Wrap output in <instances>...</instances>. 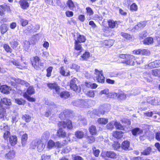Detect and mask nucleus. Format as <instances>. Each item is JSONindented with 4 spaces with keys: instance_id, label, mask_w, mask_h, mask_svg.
Listing matches in <instances>:
<instances>
[{
    "instance_id": "nucleus-1",
    "label": "nucleus",
    "mask_w": 160,
    "mask_h": 160,
    "mask_svg": "<svg viewBox=\"0 0 160 160\" xmlns=\"http://www.w3.org/2000/svg\"><path fill=\"white\" fill-rule=\"evenodd\" d=\"M58 125L59 128V130L57 132V135L59 137L63 138L66 136V134L62 129V128L71 129L72 128V125L71 121L68 120L66 122L61 121L58 123Z\"/></svg>"
},
{
    "instance_id": "nucleus-2",
    "label": "nucleus",
    "mask_w": 160,
    "mask_h": 160,
    "mask_svg": "<svg viewBox=\"0 0 160 160\" xmlns=\"http://www.w3.org/2000/svg\"><path fill=\"white\" fill-rule=\"evenodd\" d=\"M120 58L125 59L123 63L126 64L134 65L135 63V58L134 56L129 54H120L119 56Z\"/></svg>"
},
{
    "instance_id": "nucleus-3",
    "label": "nucleus",
    "mask_w": 160,
    "mask_h": 160,
    "mask_svg": "<svg viewBox=\"0 0 160 160\" xmlns=\"http://www.w3.org/2000/svg\"><path fill=\"white\" fill-rule=\"evenodd\" d=\"M78 79L76 78L72 79L70 81V86L71 88L77 92H80L81 90L80 87L78 85Z\"/></svg>"
},
{
    "instance_id": "nucleus-4",
    "label": "nucleus",
    "mask_w": 160,
    "mask_h": 160,
    "mask_svg": "<svg viewBox=\"0 0 160 160\" xmlns=\"http://www.w3.org/2000/svg\"><path fill=\"white\" fill-rule=\"evenodd\" d=\"M40 59L37 56L33 57L31 59V62L32 66L37 70L39 69L40 66H42L43 63L40 62Z\"/></svg>"
},
{
    "instance_id": "nucleus-5",
    "label": "nucleus",
    "mask_w": 160,
    "mask_h": 160,
    "mask_svg": "<svg viewBox=\"0 0 160 160\" xmlns=\"http://www.w3.org/2000/svg\"><path fill=\"white\" fill-rule=\"evenodd\" d=\"M1 130L4 133L3 137L5 140L8 139L10 136L9 129L8 126L5 123L2 124L0 126Z\"/></svg>"
},
{
    "instance_id": "nucleus-6",
    "label": "nucleus",
    "mask_w": 160,
    "mask_h": 160,
    "mask_svg": "<svg viewBox=\"0 0 160 160\" xmlns=\"http://www.w3.org/2000/svg\"><path fill=\"white\" fill-rule=\"evenodd\" d=\"M94 74L96 75V79L98 82L100 83L104 82L105 78L103 75L102 71H99L97 69H95Z\"/></svg>"
},
{
    "instance_id": "nucleus-7",
    "label": "nucleus",
    "mask_w": 160,
    "mask_h": 160,
    "mask_svg": "<svg viewBox=\"0 0 160 160\" xmlns=\"http://www.w3.org/2000/svg\"><path fill=\"white\" fill-rule=\"evenodd\" d=\"M47 85L49 88L55 90L56 92L58 94H59L60 92V89L59 87L58 86L57 83L56 82L48 83Z\"/></svg>"
},
{
    "instance_id": "nucleus-8",
    "label": "nucleus",
    "mask_w": 160,
    "mask_h": 160,
    "mask_svg": "<svg viewBox=\"0 0 160 160\" xmlns=\"http://www.w3.org/2000/svg\"><path fill=\"white\" fill-rule=\"evenodd\" d=\"M105 155L108 158L116 159L118 157V154L113 151H108L105 152Z\"/></svg>"
},
{
    "instance_id": "nucleus-9",
    "label": "nucleus",
    "mask_w": 160,
    "mask_h": 160,
    "mask_svg": "<svg viewBox=\"0 0 160 160\" xmlns=\"http://www.w3.org/2000/svg\"><path fill=\"white\" fill-rule=\"evenodd\" d=\"M76 36L77 38L75 39V42L81 43L84 42L86 40V38L83 35H80L79 33H77L76 34Z\"/></svg>"
},
{
    "instance_id": "nucleus-10",
    "label": "nucleus",
    "mask_w": 160,
    "mask_h": 160,
    "mask_svg": "<svg viewBox=\"0 0 160 160\" xmlns=\"http://www.w3.org/2000/svg\"><path fill=\"white\" fill-rule=\"evenodd\" d=\"M10 90V88L6 85H3L0 87V91L3 93L8 94Z\"/></svg>"
},
{
    "instance_id": "nucleus-11",
    "label": "nucleus",
    "mask_w": 160,
    "mask_h": 160,
    "mask_svg": "<svg viewBox=\"0 0 160 160\" xmlns=\"http://www.w3.org/2000/svg\"><path fill=\"white\" fill-rule=\"evenodd\" d=\"M150 72H147L143 73V78L144 79L148 82H152V79L151 77Z\"/></svg>"
},
{
    "instance_id": "nucleus-12",
    "label": "nucleus",
    "mask_w": 160,
    "mask_h": 160,
    "mask_svg": "<svg viewBox=\"0 0 160 160\" xmlns=\"http://www.w3.org/2000/svg\"><path fill=\"white\" fill-rule=\"evenodd\" d=\"M19 3L23 9H26L29 6V4L27 0H21Z\"/></svg>"
},
{
    "instance_id": "nucleus-13",
    "label": "nucleus",
    "mask_w": 160,
    "mask_h": 160,
    "mask_svg": "<svg viewBox=\"0 0 160 160\" xmlns=\"http://www.w3.org/2000/svg\"><path fill=\"white\" fill-rule=\"evenodd\" d=\"M14 81L16 83L18 84H21L25 86L26 87H28L29 85V83L26 81L21 80L19 78H15Z\"/></svg>"
},
{
    "instance_id": "nucleus-14",
    "label": "nucleus",
    "mask_w": 160,
    "mask_h": 160,
    "mask_svg": "<svg viewBox=\"0 0 160 160\" xmlns=\"http://www.w3.org/2000/svg\"><path fill=\"white\" fill-rule=\"evenodd\" d=\"M148 66L152 68L160 67V60H156L148 64Z\"/></svg>"
},
{
    "instance_id": "nucleus-15",
    "label": "nucleus",
    "mask_w": 160,
    "mask_h": 160,
    "mask_svg": "<svg viewBox=\"0 0 160 160\" xmlns=\"http://www.w3.org/2000/svg\"><path fill=\"white\" fill-rule=\"evenodd\" d=\"M142 130L139 128H135L132 130V134L134 136L140 134L142 133Z\"/></svg>"
},
{
    "instance_id": "nucleus-16",
    "label": "nucleus",
    "mask_w": 160,
    "mask_h": 160,
    "mask_svg": "<svg viewBox=\"0 0 160 160\" xmlns=\"http://www.w3.org/2000/svg\"><path fill=\"white\" fill-rule=\"evenodd\" d=\"M156 97H149L147 98V102L153 105H156Z\"/></svg>"
},
{
    "instance_id": "nucleus-17",
    "label": "nucleus",
    "mask_w": 160,
    "mask_h": 160,
    "mask_svg": "<svg viewBox=\"0 0 160 160\" xmlns=\"http://www.w3.org/2000/svg\"><path fill=\"white\" fill-rule=\"evenodd\" d=\"M113 136L117 138H120L122 137V132L119 131H116L113 133Z\"/></svg>"
},
{
    "instance_id": "nucleus-18",
    "label": "nucleus",
    "mask_w": 160,
    "mask_h": 160,
    "mask_svg": "<svg viewBox=\"0 0 160 160\" xmlns=\"http://www.w3.org/2000/svg\"><path fill=\"white\" fill-rule=\"evenodd\" d=\"M108 23L109 27L111 28H114L116 26H118L117 22L112 20H109L108 21Z\"/></svg>"
},
{
    "instance_id": "nucleus-19",
    "label": "nucleus",
    "mask_w": 160,
    "mask_h": 160,
    "mask_svg": "<svg viewBox=\"0 0 160 160\" xmlns=\"http://www.w3.org/2000/svg\"><path fill=\"white\" fill-rule=\"evenodd\" d=\"M59 72L63 76H68L70 74L69 71L66 72L65 69L63 67H61L60 68Z\"/></svg>"
},
{
    "instance_id": "nucleus-20",
    "label": "nucleus",
    "mask_w": 160,
    "mask_h": 160,
    "mask_svg": "<svg viewBox=\"0 0 160 160\" xmlns=\"http://www.w3.org/2000/svg\"><path fill=\"white\" fill-rule=\"evenodd\" d=\"M9 141L12 146L14 145L17 142V138L15 136H12L9 137Z\"/></svg>"
},
{
    "instance_id": "nucleus-21",
    "label": "nucleus",
    "mask_w": 160,
    "mask_h": 160,
    "mask_svg": "<svg viewBox=\"0 0 160 160\" xmlns=\"http://www.w3.org/2000/svg\"><path fill=\"white\" fill-rule=\"evenodd\" d=\"M153 38L149 37L146 38L143 41V43L147 45H150L153 43Z\"/></svg>"
},
{
    "instance_id": "nucleus-22",
    "label": "nucleus",
    "mask_w": 160,
    "mask_h": 160,
    "mask_svg": "<svg viewBox=\"0 0 160 160\" xmlns=\"http://www.w3.org/2000/svg\"><path fill=\"white\" fill-rule=\"evenodd\" d=\"M90 57V53L88 52H86L81 56V60H87Z\"/></svg>"
},
{
    "instance_id": "nucleus-23",
    "label": "nucleus",
    "mask_w": 160,
    "mask_h": 160,
    "mask_svg": "<svg viewBox=\"0 0 160 160\" xmlns=\"http://www.w3.org/2000/svg\"><path fill=\"white\" fill-rule=\"evenodd\" d=\"M15 152L13 151H10L8 153L5 154V157L9 159H12L15 157Z\"/></svg>"
},
{
    "instance_id": "nucleus-24",
    "label": "nucleus",
    "mask_w": 160,
    "mask_h": 160,
    "mask_svg": "<svg viewBox=\"0 0 160 160\" xmlns=\"http://www.w3.org/2000/svg\"><path fill=\"white\" fill-rule=\"evenodd\" d=\"M6 115L5 109L2 107V102H0V117L1 118Z\"/></svg>"
},
{
    "instance_id": "nucleus-25",
    "label": "nucleus",
    "mask_w": 160,
    "mask_h": 160,
    "mask_svg": "<svg viewBox=\"0 0 160 160\" xmlns=\"http://www.w3.org/2000/svg\"><path fill=\"white\" fill-rule=\"evenodd\" d=\"M59 94H60V97L64 99L67 98L70 96L69 92L66 91H63L61 93L60 92Z\"/></svg>"
},
{
    "instance_id": "nucleus-26",
    "label": "nucleus",
    "mask_w": 160,
    "mask_h": 160,
    "mask_svg": "<svg viewBox=\"0 0 160 160\" xmlns=\"http://www.w3.org/2000/svg\"><path fill=\"white\" fill-rule=\"evenodd\" d=\"M75 49L77 51H79L81 52L82 50L83 49L80 43L75 42Z\"/></svg>"
},
{
    "instance_id": "nucleus-27",
    "label": "nucleus",
    "mask_w": 160,
    "mask_h": 160,
    "mask_svg": "<svg viewBox=\"0 0 160 160\" xmlns=\"http://www.w3.org/2000/svg\"><path fill=\"white\" fill-rule=\"evenodd\" d=\"M45 146V144L44 143L40 141L37 147L38 151L40 152L42 151L44 149Z\"/></svg>"
},
{
    "instance_id": "nucleus-28",
    "label": "nucleus",
    "mask_w": 160,
    "mask_h": 160,
    "mask_svg": "<svg viewBox=\"0 0 160 160\" xmlns=\"http://www.w3.org/2000/svg\"><path fill=\"white\" fill-rule=\"evenodd\" d=\"M130 146V142L128 141H125L122 143V148L124 150H127Z\"/></svg>"
},
{
    "instance_id": "nucleus-29",
    "label": "nucleus",
    "mask_w": 160,
    "mask_h": 160,
    "mask_svg": "<svg viewBox=\"0 0 160 160\" xmlns=\"http://www.w3.org/2000/svg\"><path fill=\"white\" fill-rule=\"evenodd\" d=\"M146 22L145 21L141 22L135 26V28L136 29H138L139 28H143L146 26Z\"/></svg>"
},
{
    "instance_id": "nucleus-30",
    "label": "nucleus",
    "mask_w": 160,
    "mask_h": 160,
    "mask_svg": "<svg viewBox=\"0 0 160 160\" xmlns=\"http://www.w3.org/2000/svg\"><path fill=\"white\" fill-rule=\"evenodd\" d=\"M35 92V90L32 86H30L27 89V92L25 93H27L28 95L33 94Z\"/></svg>"
},
{
    "instance_id": "nucleus-31",
    "label": "nucleus",
    "mask_w": 160,
    "mask_h": 160,
    "mask_svg": "<svg viewBox=\"0 0 160 160\" xmlns=\"http://www.w3.org/2000/svg\"><path fill=\"white\" fill-rule=\"evenodd\" d=\"M9 63L10 64H12L13 65L16 66L18 68L21 69L22 68V66L17 61L15 60H12L10 61H9Z\"/></svg>"
},
{
    "instance_id": "nucleus-32",
    "label": "nucleus",
    "mask_w": 160,
    "mask_h": 160,
    "mask_svg": "<svg viewBox=\"0 0 160 160\" xmlns=\"http://www.w3.org/2000/svg\"><path fill=\"white\" fill-rule=\"evenodd\" d=\"M58 106L55 104H54L53 105H52L49 108H48V109H49L52 113H55L57 112L58 111Z\"/></svg>"
},
{
    "instance_id": "nucleus-33",
    "label": "nucleus",
    "mask_w": 160,
    "mask_h": 160,
    "mask_svg": "<svg viewBox=\"0 0 160 160\" xmlns=\"http://www.w3.org/2000/svg\"><path fill=\"white\" fill-rule=\"evenodd\" d=\"M28 138V135L26 133L22 135L21 138V142L23 145H24L26 143Z\"/></svg>"
},
{
    "instance_id": "nucleus-34",
    "label": "nucleus",
    "mask_w": 160,
    "mask_h": 160,
    "mask_svg": "<svg viewBox=\"0 0 160 160\" xmlns=\"http://www.w3.org/2000/svg\"><path fill=\"white\" fill-rule=\"evenodd\" d=\"M108 121V119L105 118H99L98 120V123L102 124H107Z\"/></svg>"
},
{
    "instance_id": "nucleus-35",
    "label": "nucleus",
    "mask_w": 160,
    "mask_h": 160,
    "mask_svg": "<svg viewBox=\"0 0 160 160\" xmlns=\"http://www.w3.org/2000/svg\"><path fill=\"white\" fill-rule=\"evenodd\" d=\"M39 141L37 140H34L32 141L30 147L32 149H35L38 146Z\"/></svg>"
},
{
    "instance_id": "nucleus-36",
    "label": "nucleus",
    "mask_w": 160,
    "mask_h": 160,
    "mask_svg": "<svg viewBox=\"0 0 160 160\" xmlns=\"http://www.w3.org/2000/svg\"><path fill=\"white\" fill-rule=\"evenodd\" d=\"M1 102L6 105H10L11 104L10 100L6 98L2 99Z\"/></svg>"
},
{
    "instance_id": "nucleus-37",
    "label": "nucleus",
    "mask_w": 160,
    "mask_h": 160,
    "mask_svg": "<svg viewBox=\"0 0 160 160\" xmlns=\"http://www.w3.org/2000/svg\"><path fill=\"white\" fill-rule=\"evenodd\" d=\"M54 147H55V142L52 140H50L47 144V147L49 149H52Z\"/></svg>"
},
{
    "instance_id": "nucleus-38",
    "label": "nucleus",
    "mask_w": 160,
    "mask_h": 160,
    "mask_svg": "<svg viewBox=\"0 0 160 160\" xmlns=\"http://www.w3.org/2000/svg\"><path fill=\"white\" fill-rule=\"evenodd\" d=\"M15 102L20 105H24L25 101L22 98H16L15 99Z\"/></svg>"
},
{
    "instance_id": "nucleus-39",
    "label": "nucleus",
    "mask_w": 160,
    "mask_h": 160,
    "mask_svg": "<svg viewBox=\"0 0 160 160\" xmlns=\"http://www.w3.org/2000/svg\"><path fill=\"white\" fill-rule=\"evenodd\" d=\"M84 133L83 132L78 131L76 132L75 133L76 137L78 138L81 139L84 136Z\"/></svg>"
},
{
    "instance_id": "nucleus-40",
    "label": "nucleus",
    "mask_w": 160,
    "mask_h": 160,
    "mask_svg": "<svg viewBox=\"0 0 160 160\" xmlns=\"http://www.w3.org/2000/svg\"><path fill=\"white\" fill-rule=\"evenodd\" d=\"M150 72L152 75L155 76H160V69H155L153 70Z\"/></svg>"
},
{
    "instance_id": "nucleus-41",
    "label": "nucleus",
    "mask_w": 160,
    "mask_h": 160,
    "mask_svg": "<svg viewBox=\"0 0 160 160\" xmlns=\"http://www.w3.org/2000/svg\"><path fill=\"white\" fill-rule=\"evenodd\" d=\"M114 125L117 129L123 130L124 129V127L120 123L117 121L115 122Z\"/></svg>"
},
{
    "instance_id": "nucleus-42",
    "label": "nucleus",
    "mask_w": 160,
    "mask_h": 160,
    "mask_svg": "<svg viewBox=\"0 0 160 160\" xmlns=\"http://www.w3.org/2000/svg\"><path fill=\"white\" fill-rule=\"evenodd\" d=\"M89 132L92 135L96 134L97 133L96 127L93 125L91 126L89 128Z\"/></svg>"
},
{
    "instance_id": "nucleus-43",
    "label": "nucleus",
    "mask_w": 160,
    "mask_h": 160,
    "mask_svg": "<svg viewBox=\"0 0 160 160\" xmlns=\"http://www.w3.org/2000/svg\"><path fill=\"white\" fill-rule=\"evenodd\" d=\"M23 96L29 101L34 102L35 101V99L30 97L27 93H24L23 94Z\"/></svg>"
},
{
    "instance_id": "nucleus-44",
    "label": "nucleus",
    "mask_w": 160,
    "mask_h": 160,
    "mask_svg": "<svg viewBox=\"0 0 160 160\" xmlns=\"http://www.w3.org/2000/svg\"><path fill=\"white\" fill-rule=\"evenodd\" d=\"M19 21L21 25L23 27L25 26L28 23V20L22 18L20 19Z\"/></svg>"
},
{
    "instance_id": "nucleus-45",
    "label": "nucleus",
    "mask_w": 160,
    "mask_h": 160,
    "mask_svg": "<svg viewBox=\"0 0 160 160\" xmlns=\"http://www.w3.org/2000/svg\"><path fill=\"white\" fill-rule=\"evenodd\" d=\"M114 41L112 40H108L105 41L104 42V44L106 46L108 47H111L113 44Z\"/></svg>"
},
{
    "instance_id": "nucleus-46",
    "label": "nucleus",
    "mask_w": 160,
    "mask_h": 160,
    "mask_svg": "<svg viewBox=\"0 0 160 160\" xmlns=\"http://www.w3.org/2000/svg\"><path fill=\"white\" fill-rule=\"evenodd\" d=\"M117 93L114 92H109L107 97L110 98H115L118 96Z\"/></svg>"
},
{
    "instance_id": "nucleus-47",
    "label": "nucleus",
    "mask_w": 160,
    "mask_h": 160,
    "mask_svg": "<svg viewBox=\"0 0 160 160\" xmlns=\"http://www.w3.org/2000/svg\"><path fill=\"white\" fill-rule=\"evenodd\" d=\"M85 94L88 96L93 98L95 96V94L94 91L93 90H90L85 92Z\"/></svg>"
},
{
    "instance_id": "nucleus-48",
    "label": "nucleus",
    "mask_w": 160,
    "mask_h": 160,
    "mask_svg": "<svg viewBox=\"0 0 160 160\" xmlns=\"http://www.w3.org/2000/svg\"><path fill=\"white\" fill-rule=\"evenodd\" d=\"M117 98L119 100H124L126 98V95L123 93H121L119 94Z\"/></svg>"
},
{
    "instance_id": "nucleus-49",
    "label": "nucleus",
    "mask_w": 160,
    "mask_h": 160,
    "mask_svg": "<svg viewBox=\"0 0 160 160\" xmlns=\"http://www.w3.org/2000/svg\"><path fill=\"white\" fill-rule=\"evenodd\" d=\"M150 54L149 51L147 49H141V54L142 55H148Z\"/></svg>"
},
{
    "instance_id": "nucleus-50",
    "label": "nucleus",
    "mask_w": 160,
    "mask_h": 160,
    "mask_svg": "<svg viewBox=\"0 0 160 160\" xmlns=\"http://www.w3.org/2000/svg\"><path fill=\"white\" fill-rule=\"evenodd\" d=\"M22 118L25 120L26 122H28L30 121L31 117L29 115L25 114L22 116Z\"/></svg>"
},
{
    "instance_id": "nucleus-51",
    "label": "nucleus",
    "mask_w": 160,
    "mask_h": 160,
    "mask_svg": "<svg viewBox=\"0 0 160 160\" xmlns=\"http://www.w3.org/2000/svg\"><path fill=\"white\" fill-rule=\"evenodd\" d=\"M30 44H31L30 42L27 41H25L24 42V47L26 49V51L28 50L30 47Z\"/></svg>"
},
{
    "instance_id": "nucleus-52",
    "label": "nucleus",
    "mask_w": 160,
    "mask_h": 160,
    "mask_svg": "<svg viewBox=\"0 0 160 160\" xmlns=\"http://www.w3.org/2000/svg\"><path fill=\"white\" fill-rule=\"evenodd\" d=\"M92 151L94 155L96 157H98L100 153V151L99 149H96L95 147H93Z\"/></svg>"
},
{
    "instance_id": "nucleus-53",
    "label": "nucleus",
    "mask_w": 160,
    "mask_h": 160,
    "mask_svg": "<svg viewBox=\"0 0 160 160\" xmlns=\"http://www.w3.org/2000/svg\"><path fill=\"white\" fill-rule=\"evenodd\" d=\"M151 148L150 147H148L146 149L142 152H141L142 154L147 155H148L151 151Z\"/></svg>"
},
{
    "instance_id": "nucleus-54",
    "label": "nucleus",
    "mask_w": 160,
    "mask_h": 160,
    "mask_svg": "<svg viewBox=\"0 0 160 160\" xmlns=\"http://www.w3.org/2000/svg\"><path fill=\"white\" fill-rule=\"evenodd\" d=\"M51 156L49 155L44 154L41 156L42 160H50Z\"/></svg>"
},
{
    "instance_id": "nucleus-55",
    "label": "nucleus",
    "mask_w": 160,
    "mask_h": 160,
    "mask_svg": "<svg viewBox=\"0 0 160 160\" xmlns=\"http://www.w3.org/2000/svg\"><path fill=\"white\" fill-rule=\"evenodd\" d=\"M49 132L47 131L43 133L42 135V138L43 139H47L49 138Z\"/></svg>"
},
{
    "instance_id": "nucleus-56",
    "label": "nucleus",
    "mask_w": 160,
    "mask_h": 160,
    "mask_svg": "<svg viewBox=\"0 0 160 160\" xmlns=\"http://www.w3.org/2000/svg\"><path fill=\"white\" fill-rule=\"evenodd\" d=\"M71 69H73L77 71H78L80 67L76 64H73L70 66Z\"/></svg>"
},
{
    "instance_id": "nucleus-57",
    "label": "nucleus",
    "mask_w": 160,
    "mask_h": 160,
    "mask_svg": "<svg viewBox=\"0 0 160 160\" xmlns=\"http://www.w3.org/2000/svg\"><path fill=\"white\" fill-rule=\"evenodd\" d=\"M3 48L5 50L8 52H12V49L7 44H4Z\"/></svg>"
},
{
    "instance_id": "nucleus-58",
    "label": "nucleus",
    "mask_w": 160,
    "mask_h": 160,
    "mask_svg": "<svg viewBox=\"0 0 160 160\" xmlns=\"http://www.w3.org/2000/svg\"><path fill=\"white\" fill-rule=\"evenodd\" d=\"M68 5L70 9H72L74 7V4L71 0H68Z\"/></svg>"
},
{
    "instance_id": "nucleus-59",
    "label": "nucleus",
    "mask_w": 160,
    "mask_h": 160,
    "mask_svg": "<svg viewBox=\"0 0 160 160\" xmlns=\"http://www.w3.org/2000/svg\"><path fill=\"white\" fill-rule=\"evenodd\" d=\"M52 70V67H49L47 70V76L49 77L51 75V73Z\"/></svg>"
},
{
    "instance_id": "nucleus-60",
    "label": "nucleus",
    "mask_w": 160,
    "mask_h": 160,
    "mask_svg": "<svg viewBox=\"0 0 160 160\" xmlns=\"http://www.w3.org/2000/svg\"><path fill=\"white\" fill-rule=\"evenodd\" d=\"M120 35L123 37L127 39H129L131 38L130 35L126 33L122 32Z\"/></svg>"
},
{
    "instance_id": "nucleus-61",
    "label": "nucleus",
    "mask_w": 160,
    "mask_h": 160,
    "mask_svg": "<svg viewBox=\"0 0 160 160\" xmlns=\"http://www.w3.org/2000/svg\"><path fill=\"white\" fill-rule=\"evenodd\" d=\"M1 9H3L4 10H8L10 9L9 7L6 4L0 5V10Z\"/></svg>"
},
{
    "instance_id": "nucleus-62",
    "label": "nucleus",
    "mask_w": 160,
    "mask_h": 160,
    "mask_svg": "<svg viewBox=\"0 0 160 160\" xmlns=\"http://www.w3.org/2000/svg\"><path fill=\"white\" fill-rule=\"evenodd\" d=\"M114 124L113 122H110L107 125V127L108 129H112L114 128Z\"/></svg>"
},
{
    "instance_id": "nucleus-63",
    "label": "nucleus",
    "mask_w": 160,
    "mask_h": 160,
    "mask_svg": "<svg viewBox=\"0 0 160 160\" xmlns=\"http://www.w3.org/2000/svg\"><path fill=\"white\" fill-rule=\"evenodd\" d=\"M10 43L13 48H16L18 45V42L15 40L12 41V42H10Z\"/></svg>"
},
{
    "instance_id": "nucleus-64",
    "label": "nucleus",
    "mask_w": 160,
    "mask_h": 160,
    "mask_svg": "<svg viewBox=\"0 0 160 160\" xmlns=\"http://www.w3.org/2000/svg\"><path fill=\"white\" fill-rule=\"evenodd\" d=\"M130 10H137L138 6L135 3L132 4L130 6Z\"/></svg>"
}]
</instances>
